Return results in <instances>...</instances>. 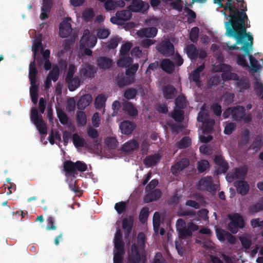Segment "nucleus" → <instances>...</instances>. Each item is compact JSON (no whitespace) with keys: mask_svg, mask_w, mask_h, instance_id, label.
Masks as SVG:
<instances>
[{"mask_svg":"<svg viewBox=\"0 0 263 263\" xmlns=\"http://www.w3.org/2000/svg\"><path fill=\"white\" fill-rule=\"evenodd\" d=\"M236 1L214 0L220 7L224 8L221 11L222 13L229 17V21L225 23L226 34L236 40L237 47L227 43L228 51L237 56V64L245 69H260L262 60L258 61L250 55L253 38L250 33H246L245 24V20H248L247 16L243 10L239 11L236 7Z\"/></svg>","mask_w":263,"mask_h":263,"instance_id":"obj_1","label":"nucleus"},{"mask_svg":"<svg viewBox=\"0 0 263 263\" xmlns=\"http://www.w3.org/2000/svg\"><path fill=\"white\" fill-rule=\"evenodd\" d=\"M32 50L34 60H37L38 65L41 66L44 64L45 69L49 70L51 67L49 60L50 51L48 49L43 50L40 37H36L33 41Z\"/></svg>","mask_w":263,"mask_h":263,"instance_id":"obj_2","label":"nucleus"},{"mask_svg":"<svg viewBox=\"0 0 263 263\" xmlns=\"http://www.w3.org/2000/svg\"><path fill=\"white\" fill-rule=\"evenodd\" d=\"M96 71L95 68L92 66L88 64L84 65L79 71L80 79L75 77L70 78L69 80H66L68 84L69 89L70 91L75 90L80 85L82 80L91 77Z\"/></svg>","mask_w":263,"mask_h":263,"instance_id":"obj_3","label":"nucleus"},{"mask_svg":"<svg viewBox=\"0 0 263 263\" xmlns=\"http://www.w3.org/2000/svg\"><path fill=\"white\" fill-rule=\"evenodd\" d=\"M37 73L34 61H33L29 65V78L31 84L30 93L34 104H36L37 102V85L36 84Z\"/></svg>","mask_w":263,"mask_h":263,"instance_id":"obj_4","label":"nucleus"},{"mask_svg":"<svg viewBox=\"0 0 263 263\" xmlns=\"http://www.w3.org/2000/svg\"><path fill=\"white\" fill-rule=\"evenodd\" d=\"M177 229L179 232V236L181 239H186L192 235L193 232L196 231L198 227L192 222L187 223L185 227V222L181 219H179L176 222Z\"/></svg>","mask_w":263,"mask_h":263,"instance_id":"obj_5","label":"nucleus"},{"mask_svg":"<svg viewBox=\"0 0 263 263\" xmlns=\"http://www.w3.org/2000/svg\"><path fill=\"white\" fill-rule=\"evenodd\" d=\"M64 168L67 174L74 177L77 174V171L84 172L87 170V165L80 161L76 163L67 161L64 163Z\"/></svg>","mask_w":263,"mask_h":263,"instance_id":"obj_6","label":"nucleus"},{"mask_svg":"<svg viewBox=\"0 0 263 263\" xmlns=\"http://www.w3.org/2000/svg\"><path fill=\"white\" fill-rule=\"evenodd\" d=\"M115 247L116 251L114 257V263H122L123 253V243L122 241V234L120 230H117L115 237Z\"/></svg>","mask_w":263,"mask_h":263,"instance_id":"obj_7","label":"nucleus"},{"mask_svg":"<svg viewBox=\"0 0 263 263\" xmlns=\"http://www.w3.org/2000/svg\"><path fill=\"white\" fill-rule=\"evenodd\" d=\"M132 47V44L130 42H126L121 46L120 58L117 63L119 66L128 67L132 63V59L126 57Z\"/></svg>","mask_w":263,"mask_h":263,"instance_id":"obj_8","label":"nucleus"},{"mask_svg":"<svg viewBox=\"0 0 263 263\" xmlns=\"http://www.w3.org/2000/svg\"><path fill=\"white\" fill-rule=\"evenodd\" d=\"M213 70L215 72H222L221 77L223 80H236L237 78V75L231 72V67L227 65H214Z\"/></svg>","mask_w":263,"mask_h":263,"instance_id":"obj_9","label":"nucleus"},{"mask_svg":"<svg viewBox=\"0 0 263 263\" xmlns=\"http://www.w3.org/2000/svg\"><path fill=\"white\" fill-rule=\"evenodd\" d=\"M230 222L229 223V229L233 233H236L238 229L242 228L244 227V221L238 214H233L229 216Z\"/></svg>","mask_w":263,"mask_h":263,"instance_id":"obj_10","label":"nucleus"},{"mask_svg":"<svg viewBox=\"0 0 263 263\" xmlns=\"http://www.w3.org/2000/svg\"><path fill=\"white\" fill-rule=\"evenodd\" d=\"M97 42L96 37L91 34L88 30L86 29L84 31L83 36L80 41V47L92 48L95 46Z\"/></svg>","mask_w":263,"mask_h":263,"instance_id":"obj_11","label":"nucleus"},{"mask_svg":"<svg viewBox=\"0 0 263 263\" xmlns=\"http://www.w3.org/2000/svg\"><path fill=\"white\" fill-rule=\"evenodd\" d=\"M70 22L71 18L66 17L61 23L59 26V34L61 37H66L71 33L72 28Z\"/></svg>","mask_w":263,"mask_h":263,"instance_id":"obj_12","label":"nucleus"},{"mask_svg":"<svg viewBox=\"0 0 263 263\" xmlns=\"http://www.w3.org/2000/svg\"><path fill=\"white\" fill-rule=\"evenodd\" d=\"M132 17V13L129 10L118 11L116 16L110 18V22L115 24H120L123 21L129 20Z\"/></svg>","mask_w":263,"mask_h":263,"instance_id":"obj_13","label":"nucleus"},{"mask_svg":"<svg viewBox=\"0 0 263 263\" xmlns=\"http://www.w3.org/2000/svg\"><path fill=\"white\" fill-rule=\"evenodd\" d=\"M210 116H198L197 121L201 123V128L202 134H205V132H210L214 124V121L210 118Z\"/></svg>","mask_w":263,"mask_h":263,"instance_id":"obj_14","label":"nucleus"},{"mask_svg":"<svg viewBox=\"0 0 263 263\" xmlns=\"http://www.w3.org/2000/svg\"><path fill=\"white\" fill-rule=\"evenodd\" d=\"M149 8L148 3H145L141 0H134L129 6L130 9L134 12L146 11Z\"/></svg>","mask_w":263,"mask_h":263,"instance_id":"obj_15","label":"nucleus"},{"mask_svg":"<svg viewBox=\"0 0 263 263\" xmlns=\"http://www.w3.org/2000/svg\"><path fill=\"white\" fill-rule=\"evenodd\" d=\"M247 172V167L244 166L236 168L234 174H228L226 176L227 180L229 182L233 181L235 179H243Z\"/></svg>","mask_w":263,"mask_h":263,"instance_id":"obj_16","label":"nucleus"},{"mask_svg":"<svg viewBox=\"0 0 263 263\" xmlns=\"http://www.w3.org/2000/svg\"><path fill=\"white\" fill-rule=\"evenodd\" d=\"M157 50L166 56L171 55L174 52L173 45L168 41H163L157 46Z\"/></svg>","mask_w":263,"mask_h":263,"instance_id":"obj_17","label":"nucleus"},{"mask_svg":"<svg viewBox=\"0 0 263 263\" xmlns=\"http://www.w3.org/2000/svg\"><path fill=\"white\" fill-rule=\"evenodd\" d=\"M31 120L41 134H46L47 127L42 118V116H31Z\"/></svg>","mask_w":263,"mask_h":263,"instance_id":"obj_18","label":"nucleus"},{"mask_svg":"<svg viewBox=\"0 0 263 263\" xmlns=\"http://www.w3.org/2000/svg\"><path fill=\"white\" fill-rule=\"evenodd\" d=\"M215 163L218 165L217 174L225 173L228 169V164L220 155H217L214 159Z\"/></svg>","mask_w":263,"mask_h":263,"instance_id":"obj_19","label":"nucleus"},{"mask_svg":"<svg viewBox=\"0 0 263 263\" xmlns=\"http://www.w3.org/2000/svg\"><path fill=\"white\" fill-rule=\"evenodd\" d=\"M144 253L141 252V255L137 251V247L135 245H133L132 247L131 254L129 255V261L130 263H139L141 256L143 257ZM143 258H142L143 259Z\"/></svg>","mask_w":263,"mask_h":263,"instance_id":"obj_20","label":"nucleus"},{"mask_svg":"<svg viewBox=\"0 0 263 263\" xmlns=\"http://www.w3.org/2000/svg\"><path fill=\"white\" fill-rule=\"evenodd\" d=\"M186 105L185 97L183 96H179L176 100V107L174 112L172 115H182L183 112L179 110L183 108Z\"/></svg>","mask_w":263,"mask_h":263,"instance_id":"obj_21","label":"nucleus"},{"mask_svg":"<svg viewBox=\"0 0 263 263\" xmlns=\"http://www.w3.org/2000/svg\"><path fill=\"white\" fill-rule=\"evenodd\" d=\"M157 29L155 27H150L137 31V34L140 37H154L157 33Z\"/></svg>","mask_w":263,"mask_h":263,"instance_id":"obj_22","label":"nucleus"},{"mask_svg":"<svg viewBox=\"0 0 263 263\" xmlns=\"http://www.w3.org/2000/svg\"><path fill=\"white\" fill-rule=\"evenodd\" d=\"M51 6V0H43V6L41 8L40 18L44 20L48 17V13L50 11Z\"/></svg>","mask_w":263,"mask_h":263,"instance_id":"obj_23","label":"nucleus"},{"mask_svg":"<svg viewBox=\"0 0 263 263\" xmlns=\"http://www.w3.org/2000/svg\"><path fill=\"white\" fill-rule=\"evenodd\" d=\"M92 101V97L90 95L87 94L81 97L77 103L78 107L80 109H84Z\"/></svg>","mask_w":263,"mask_h":263,"instance_id":"obj_24","label":"nucleus"},{"mask_svg":"<svg viewBox=\"0 0 263 263\" xmlns=\"http://www.w3.org/2000/svg\"><path fill=\"white\" fill-rule=\"evenodd\" d=\"M235 186L236 187L237 192L242 195L247 194L249 190V185L247 182L243 180L235 182Z\"/></svg>","mask_w":263,"mask_h":263,"instance_id":"obj_25","label":"nucleus"},{"mask_svg":"<svg viewBox=\"0 0 263 263\" xmlns=\"http://www.w3.org/2000/svg\"><path fill=\"white\" fill-rule=\"evenodd\" d=\"M189 164V160L187 159H182L181 161L176 163L172 167L173 173H177L186 167Z\"/></svg>","mask_w":263,"mask_h":263,"instance_id":"obj_26","label":"nucleus"},{"mask_svg":"<svg viewBox=\"0 0 263 263\" xmlns=\"http://www.w3.org/2000/svg\"><path fill=\"white\" fill-rule=\"evenodd\" d=\"M161 156L159 154H155L145 158L144 163L147 167L155 165L160 159Z\"/></svg>","mask_w":263,"mask_h":263,"instance_id":"obj_27","label":"nucleus"},{"mask_svg":"<svg viewBox=\"0 0 263 263\" xmlns=\"http://www.w3.org/2000/svg\"><path fill=\"white\" fill-rule=\"evenodd\" d=\"M134 128V125L128 121L123 122L120 125V128L122 133L126 135L130 134Z\"/></svg>","mask_w":263,"mask_h":263,"instance_id":"obj_28","label":"nucleus"},{"mask_svg":"<svg viewBox=\"0 0 263 263\" xmlns=\"http://www.w3.org/2000/svg\"><path fill=\"white\" fill-rule=\"evenodd\" d=\"M245 111L242 106H238L228 108L225 112V115H242Z\"/></svg>","mask_w":263,"mask_h":263,"instance_id":"obj_29","label":"nucleus"},{"mask_svg":"<svg viewBox=\"0 0 263 263\" xmlns=\"http://www.w3.org/2000/svg\"><path fill=\"white\" fill-rule=\"evenodd\" d=\"M134 77L126 75V77H124L122 79H118L117 84L120 87H123L134 83Z\"/></svg>","mask_w":263,"mask_h":263,"instance_id":"obj_30","label":"nucleus"},{"mask_svg":"<svg viewBox=\"0 0 263 263\" xmlns=\"http://www.w3.org/2000/svg\"><path fill=\"white\" fill-rule=\"evenodd\" d=\"M138 143L135 140H130L125 143L123 147V150L126 152H130L138 147Z\"/></svg>","mask_w":263,"mask_h":263,"instance_id":"obj_31","label":"nucleus"},{"mask_svg":"<svg viewBox=\"0 0 263 263\" xmlns=\"http://www.w3.org/2000/svg\"><path fill=\"white\" fill-rule=\"evenodd\" d=\"M97 64L100 68L105 69L111 66L112 61L108 58L101 57L98 59Z\"/></svg>","mask_w":263,"mask_h":263,"instance_id":"obj_32","label":"nucleus"},{"mask_svg":"<svg viewBox=\"0 0 263 263\" xmlns=\"http://www.w3.org/2000/svg\"><path fill=\"white\" fill-rule=\"evenodd\" d=\"M161 67L163 70L168 73L172 72L174 69L173 63L167 59L163 60L162 61Z\"/></svg>","mask_w":263,"mask_h":263,"instance_id":"obj_33","label":"nucleus"},{"mask_svg":"<svg viewBox=\"0 0 263 263\" xmlns=\"http://www.w3.org/2000/svg\"><path fill=\"white\" fill-rule=\"evenodd\" d=\"M72 138L73 144L76 147H83L84 146L85 140L78 134H74Z\"/></svg>","mask_w":263,"mask_h":263,"instance_id":"obj_34","label":"nucleus"},{"mask_svg":"<svg viewBox=\"0 0 263 263\" xmlns=\"http://www.w3.org/2000/svg\"><path fill=\"white\" fill-rule=\"evenodd\" d=\"M263 210V199L255 204L251 205L249 207V213L254 214Z\"/></svg>","mask_w":263,"mask_h":263,"instance_id":"obj_35","label":"nucleus"},{"mask_svg":"<svg viewBox=\"0 0 263 263\" xmlns=\"http://www.w3.org/2000/svg\"><path fill=\"white\" fill-rule=\"evenodd\" d=\"M212 184V178L211 177H207L201 178L199 181V184L203 189H205L209 190L211 187Z\"/></svg>","mask_w":263,"mask_h":263,"instance_id":"obj_36","label":"nucleus"},{"mask_svg":"<svg viewBox=\"0 0 263 263\" xmlns=\"http://www.w3.org/2000/svg\"><path fill=\"white\" fill-rule=\"evenodd\" d=\"M151 196L152 197L151 199H149L148 196H145L144 198V202L148 203L157 200L161 196V192L159 190H155L151 193Z\"/></svg>","mask_w":263,"mask_h":263,"instance_id":"obj_37","label":"nucleus"},{"mask_svg":"<svg viewBox=\"0 0 263 263\" xmlns=\"http://www.w3.org/2000/svg\"><path fill=\"white\" fill-rule=\"evenodd\" d=\"M186 53L188 57L192 60L195 59L197 57V51L195 46L193 45H190L187 47Z\"/></svg>","mask_w":263,"mask_h":263,"instance_id":"obj_38","label":"nucleus"},{"mask_svg":"<svg viewBox=\"0 0 263 263\" xmlns=\"http://www.w3.org/2000/svg\"><path fill=\"white\" fill-rule=\"evenodd\" d=\"M106 146L110 149H113L117 147L118 142L114 137H107L105 140Z\"/></svg>","mask_w":263,"mask_h":263,"instance_id":"obj_39","label":"nucleus"},{"mask_svg":"<svg viewBox=\"0 0 263 263\" xmlns=\"http://www.w3.org/2000/svg\"><path fill=\"white\" fill-rule=\"evenodd\" d=\"M203 65H201L198 67L196 69H195L193 71L192 74L190 76L191 78L195 82L198 83L200 77V73L201 71L203 70Z\"/></svg>","mask_w":263,"mask_h":263,"instance_id":"obj_40","label":"nucleus"},{"mask_svg":"<svg viewBox=\"0 0 263 263\" xmlns=\"http://www.w3.org/2000/svg\"><path fill=\"white\" fill-rule=\"evenodd\" d=\"M175 88L173 86L165 87L163 89V95L166 99H171L174 97Z\"/></svg>","mask_w":263,"mask_h":263,"instance_id":"obj_41","label":"nucleus"},{"mask_svg":"<svg viewBox=\"0 0 263 263\" xmlns=\"http://www.w3.org/2000/svg\"><path fill=\"white\" fill-rule=\"evenodd\" d=\"M106 97L103 95H98L95 100V105L97 108H102L105 104Z\"/></svg>","mask_w":263,"mask_h":263,"instance_id":"obj_42","label":"nucleus"},{"mask_svg":"<svg viewBox=\"0 0 263 263\" xmlns=\"http://www.w3.org/2000/svg\"><path fill=\"white\" fill-rule=\"evenodd\" d=\"M59 68L58 66H53L52 70L48 74L49 78L54 82L56 81L59 78Z\"/></svg>","mask_w":263,"mask_h":263,"instance_id":"obj_43","label":"nucleus"},{"mask_svg":"<svg viewBox=\"0 0 263 263\" xmlns=\"http://www.w3.org/2000/svg\"><path fill=\"white\" fill-rule=\"evenodd\" d=\"M160 223V216L159 213L155 212L153 217V226L156 233L158 232Z\"/></svg>","mask_w":263,"mask_h":263,"instance_id":"obj_44","label":"nucleus"},{"mask_svg":"<svg viewBox=\"0 0 263 263\" xmlns=\"http://www.w3.org/2000/svg\"><path fill=\"white\" fill-rule=\"evenodd\" d=\"M94 16V12L91 9H87L85 10L82 14L83 19L86 21H89Z\"/></svg>","mask_w":263,"mask_h":263,"instance_id":"obj_45","label":"nucleus"},{"mask_svg":"<svg viewBox=\"0 0 263 263\" xmlns=\"http://www.w3.org/2000/svg\"><path fill=\"white\" fill-rule=\"evenodd\" d=\"M109 31L107 29L100 28L97 30V35L99 39H105L109 35Z\"/></svg>","mask_w":263,"mask_h":263,"instance_id":"obj_46","label":"nucleus"},{"mask_svg":"<svg viewBox=\"0 0 263 263\" xmlns=\"http://www.w3.org/2000/svg\"><path fill=\"white\" fill-rule=\"evenodd\" d=\"M209 166V162L205 160H202L198 163V170L199 172H203Z\"/></svg>","mask_w":263,"mask_h":263,"instance_id":"obj_47","label":"nucleus"},{"mask_svg":"<svg viewBox=\"0 0 263 263\" xmlns=\"http://www.w3.org/2000/svg\"><path fill=\"white\" fill-rule=\"evenodd\" d=\"M234 96L233 93L226 92L223 94L222 99L223 101L224 104L229 105L233 102Z\"/></svg>","mask_w":263,"mask_h":263,"instance_id":"obj_48","label":"nucleus"},{"mask_svg":"<svg viewBox=\"0 0 263 263\" xmlns=\"http://www.w3.org/2000/svg\"><path fill=\"white\" fill-rule=\"evenodd\" d=\"M228 232L221 229H217L216 230V235L218 239L220 241H224L226 240Z\"/></svg>","mask_w":263,"mask_h":263,"instance_id":"obj_49","label":"nucleus"},{"mask_svg":"<svg viewBox=\"0 0 263 263\" xmlns=\"http://www.w3.org/2000/svg\"><path fill=\"white\" fill-rule=\"evenodd\" d=\"M148 216V209L147 208H144L141 211L139 215L140 220L142 222H145Z\"/></svg>","mask_w":263,"mask_h":263,"instance_id":"obj_50","label":"nucleus"},{"mask_svg":"<svg viewBox=\"0 0 263 263\" xmlns=\"http://www.w3.org/2000/svg\"><path fill=\"white\" fill-rule=\"evenodd\" d=\"M239 239L242 246L246 249H249L251 244V240L246 236H241Z\"/></svg>","mask_w":263,"mask_h":263,"instance_id":"obj_51","label":"nucleus"},{"mask_svg":"<svg viewBox=\"0 0 263 263\" xmlns=\"http://www.w3.org/2000/svg\"><path fill=\"white\" fill-rule=\"evenodd\" d=\"M235 128V124L233 123H227L225 126L224 133L230 135Z\"/></svg>","mask_w":263,"mask_h":263,"instance_id":"obj_52","label":"nucleus"},{"mask_svg":"<svg viewBox=\"0 0 263 263\" xmlns=\"http://www.w3.org/2000/svg\"><path fill=\"white\" fill-rule=\"evenodd\" d=\"M199 29L197 27L193 28L190 32V39L192 42L197 41L198 37Z\"/></svg>","mask_w":263,"mask_h":263,"instance_id":"obj_53","label":"nucleus"},{"mask_svg":"<svg viewBox=\"0 0 263 263\" xmlns=\"http://www.w3.org/2000/svg\"><path fill=\"white\" fill-rule=\"evenodd\" d=\"M76 71V67L73 64H70L68 66L66 80H69L70 78H73Z\"/></svg>","mask_w":263,"mask_h":263,"instance_id":"obj_54","label":"nucleus"},{"mask_svg":"<svg viewBox=\"0 0 263 263\" xmlns=\"http://www.w3.org/2000/svg\"><path fill=\"white\" fill-rule=\"evenodd\" d=\"M125 109L129 115H136L138 114L137 110L134 106L130 103H128L126 105Z\"/></svg>","mask_w":263,"mask_h":263,"instance_id":"obj_55","label":"nucleus"},{"mask_svg":"<svg viewBox=\"0 0 263 263\" xmlns=\"http://www.w3.org/2000/svg\"><path fill=\"white\" fill-rule=\"evenodd\" d=\"M136 95V90L135 89H128L124 92V97L127 99H133Z\"/></svg>","mask_w":263,"mask_h":263,"instance_id":"obj_56","label":"nucleus"},{"mask_svg":"<svg viewBox=\"0 0 263 263\" xmlns=\"http://www.w3.org/2000/svg\"><path fill=\"white\" fill-rule=\"evenodd\" d=\"M87 134L92 139H96L99 136V133L97 130L90 126L87 128Z\"/></svg>","mask_w":263,"mask_h":263,"instance_id":"obj_57","label":"nucleus"},{"mask_svg":"<svg viewBox=\"0 0 263 263\" xmlns=\"http://www.w3.org/2000/svg\"><path fill=\"white\" fill-rule=\"evenodd\" d=\"M60 135L56 132H54L53 131H51L49 134L48 139L49 142L53 144L54 143V141L55 140H60Z\"/></svg>","mask_w":263,"mask_h":263,"instance_id":"obj_58","label":"nucleus"},{"mask_svg":"<svg viewBox=\"0 0 263 263\" xmlns=\"http://www.w3.org/2000/svg\"><path fill=\"white\" fill-rule=\"evenodd\" d=\"M138 68V65L135 64L128 68L126 71V75L134 77V74L137 71Z\"/></svg>","mask_w":263,"mask_h":263,"instance_id":"obj_59","label":"nucleus"},{"mask_svg":"<svg viewBox=\"0 0 263 263\" xmlns=\"http://www.w3.org/2000/svg\"><path fill=\"white\" fill-rule=\"evenodd\" d=\"M119 43V39L117 37L112 39L107 43L106 47L109 49H114L117 47Z\"/></svg>","mask_w":263,"mask_h":263,"instance_id":"obj_60","label":"nucleus"},{"mask_svg":"<svg viewBox=\"0 0 263 263\" xmlns=\"http://www.w3.org/2000/svg\"><path fill=\"white\" fill-rule=\"evenodd\" d=\"M199 150L200 153L207 155H210L212 154V149L205 145L201 146L199 148Z\"/></svg>","mask_w":263,"mask_h":263,"instance_id":"obj_61","label":"nucleus"},{"mask_svg":"<svg viewBox=\"0 0 263 263\" xmlns=\"http://www.w3.org/2000/svg\"><path fill=\"white\" fill-rule=\"evenodd\" d=\"M125 208V203L121 202L115 204V208L119 214L122 213Z\"/></svg>","mask_w":263,"mask_h":263,"instance_id":"obj_62","label":"nucleus"},{"mask_svg":"<svg viewBox=\"0 0 263 263\" xmlns=\"http://www.w3.org/2000/svg\"><path fill=\"white\" fill-rule=\"evenodd\" d=\"M191 142V139L189 137H185L180 142V147L181 148L188 147L190 145Z\"/></svg>","mask_w":263,"mask_h":263,"instance_id":"obj_63","label":"nucleus"},{"mask_svg":"<svg viewBox=\"0 0 263 263\" xmlns=\"http://www.w3.org/2000/svg\"><path fill=\"white\" fill-rule=\"evenodd\" d=\"M152 263H165V261L163 258L162 254L160 253H158L155 255V258Z\"/></svg>","mask_w":263,"mask_h":263,"instance_id":"obj_64","label":"nucleus"}]
</instances>
